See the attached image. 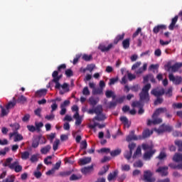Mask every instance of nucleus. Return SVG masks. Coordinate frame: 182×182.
Here are the masks:
<instances>
[{
	"instance_id": "09e8293b",
	"label": "nucleus",
	"mask_w": 182,
	"mask_h": 182,
	"mask_svg": "<svg viewBox=\"0 0 182 182\" xmlns=\"http://www.w3.org/2000/svg\"><path fill=\"white\" fill-rule=\"evenodd\" d=\"M165 96L167 97H171L173 96V87H169L166 92L164 93Z\"/></svg>"
},
{
	"instance_id": "412c9836",
	"label": "nucleus",
	"mask_w": 182,
	"mask_h": 182,
	"mask_svg": "<svg viewBox=\"0 0 182 182\" xmlns=\"http://www.w3.org/2000/svg\"><path fill=\"white\" fill-rule=\"evenodd\" d=\"M73 117L75 119V126H80L82 124V117H80L79 112H75Z\"/></svg>"
},
{
	"instance_id": "f3484780",
	"label": "nucleus",
	"mask_w": 182,
	"mask_h": 182,
	"mask_svg": "<svg viewBox=\"0 0 182 182\" xmlns=\"http://www.w3.org/2000/svg\"><path fill=\"white\" fill-rule=\"evenodd\" d=\"M16 106V97H14L12 100L9 102V103L6 105V110H9L10 109H14Z\"/></svg>"
},
{
	"instance_id": "a878e982",
	"label": "nucleus",
	"mask_w": 182,
	"mask_h": 182,
	"mask_svg": "<svg viewBox=\"0 0 182 182\" xmlns=\"http://www.w3.org/2000/svg\"><path fill=\"white\" fill-rule=\"evenodd\" d=\"M124 100H126L125 96H121V97H118L117 98L115 97V101H114L115 106H116V105H122V103H123V102H124Z\"/></svg>"
},
{
	"instance_id": "4c0bfd02",
	"label": "nucleus",
	"mask_w": 182,
	"mask_h": 182,
	"mask_svg": "<svg viewBox=\"0 0 182 182\" xmlns=\"http://www.w3.org/2000/svg\"><path fill=\"white\" fill-rule=\"evenodd\" d=\"M13 161H14V159H12V158H7V159H6V161L3 164V166H4V167H9V166H10L11 164H11V163H12Z\"/></svg>"
},
{
	"instance_id": "6e6552de",
	"label": "nucleus",
	"mask_w": 182,
	"mask_h": 182,
	"mask_svg": "<svg viewBox=\"0 0 182 182\" xmlns=\"http://www.w3.org/2000/svg\"><path fill=\"white\" fill-rule=\"evenodd\" d=\"M105 96L107 99H110V97H112V101L109 102L108 107L109 109H112V107H114V92L112 90H107L105 92Z\"/></svg>"
},
{
	"instance_id": "4be33fe9",
	"label": "nucleus",
	"mask_w": 182,
	"mask_h": 182,
	"mask_svg": "<svg viewBox=\"0 0 182 182\" xmlns=\"http://www.w3.org/2000/svg\"><path fill=\"white\" fill-rule=\"evenodd\" d=\"M181 68H182V63H176L172 65L171 72H173V73H176V72H178V69Z\"/></svg>"
},
{
	"instance_id": "5fc2aeb1",
	"label": "nucleus",
	"mask_w": 182,
	"mask_h": 182,
	"mask_svg": "<svg viewBox=\"0 0 182 182\" xmlns=\"http://www.w3.org/2000/svg\"><path fill=\"white\" fill-rule=\"evenodd\" d=\"M95 109V114H102V106L100 105H98L97 106Z\"/></svg>"
},
{
	"instance_id": "69168bd1",
	"label": "nucleus",
	"mask_w": 182,
	"mask_h": 182,
	"mask_svg": "<svg viewBox=\"0 0 182 182\" xmlns=\"http://www.w3.org/2000/svg\"><path fill=\"white\" fill-rule=\"evenodd\" d=\"M134 167L141 168L143 167V162L141 161H137L134 164Z\"/></svg>"
},
{
	"instance_id": "2f4dec72",
	"label": "nucleus",
	"mask_w": 182,
	"mask_h": 182,
	"mask_svg": "<svg viewBox=\"0 0 182 182\" xmlns=\"http://www.w3.org/2000/svg\"><path fill=\"white\" fill-rule=\"evenodd\" d=\"M124 33L122 34H119L116 36L115 40H114V44L117 45L120 41H123L124 39Z\"/></svg>"
},
{
	"instance_id": "bf43d9fd",
	"label": "nucleus",
	"mask_w": 182,
	"mask_h": 182,
	"mask_svg": "<svg viewBox=\"0 0 182 182\" xmlns=\"http://www.w3.org/2000/svg\"><path fill=\"white\" fill-rule=\"evenodd\" d=\"M98 153H105L106 154L110 153V149L109 148H102L101 149L98 150Z\"/></svg>"
},
{
	"instance_id": "c03bdc74",
	"label": "nucleus",
	"mask_w": 182,
	"mask_h": 182,
	"mask_svg": "<svg viewBox=\"0 0 182 182\" xmlns=\"http://www.w3.org/2000/svg\"><path fill=\"white\" fill-rule=\"evenodd\" d=\"M163 102H164V100L163 99V97H156V100L154 101V105L155 106H157V105H161Z\"/></svg>"
},
{
	"instance_id": "ea45409f",
	"label": "nucleus",
	"mask_w": 182,
	"mask_h": 182,
	"mask_svg": "<svg viewBox=\"0 0 182 182\" xmlns=\"http://www.w3.org/2000/svg\"><path fill=\"white\" fill-rule=\"evenodd\" d=\"M80 178H82L80 175L77 176L76 174H72L70 176V181H76V180H80Z\"/></svg>"
},
{
	"instance_id": "cd10ccee",
	"label": "nucleus",
	"mask_w": 182,
	"mask_h": 182,
	"mask_svg": "<svg viewBox=\"0 0 182 182\" xmlns=\"http://www.w3.org/2000/svg\"><path fill=\"white\" fill-rule=\"evenodd\" d=\"M26 102H28V100L26 99V97H25L23 95H21L16 100V103H20L21 105H25V103H26Z\"/></svg>"
},
{
	"instance_id": "680f3d73",
	"label": "nucleus",
	"mask_w": 182,
	"mask_h": 182,
	"mask_svg": "<svg viewBox=\"0 0 182 182\" xmlns=\"http://www.w3.org/2000/svg\"><path fill=\"white\" fill-rule=\"evenodd\" d=\"M66 69V64H61L58 67L57 72L61 73L62 70H65Z\"/></svg>"
},
{
	"instance_id": "e433bc0d",
	"label": "nucleus",
	"mask_w": 182,
	"mask_h": 182,
	"mask_svg": "<svg viewBox=\"0 0 182 182\" xmlns=\"http://www.w3.org/2000/svg\"><path fill=\"white\" fill-rule=\"evenodd\" d=\"M92 95H103L102 88H94L92 90Z\"/></svg>"
},
{
	"instance_id": "ddd939ff",
	"label": "nucleus",
	"mask_w": 182,
	"mask_h": 182,
	"mask_svg": "<svg viewBox=\"0 0 182 182\" xmlns=\"http://www.w3.org/2000/svg\"><path fill=\"white\" fill-rule=\"evenodd\" d=\"M132 107H139V109L138 111V114H143L144 113V109H143V106L141 105V102L139 101H134L132 102Z\"/></svg>"
},
{
	"instance_id": "774afa93",
	"label": "nucleus",
	"mask_w": 182,
	"mask_h": 182,
	"mask_svg": "<svg viewBox=\"0 0 182 182\" xmlns=\"http://www.w3.org/2000/svg\"><path fill=\"white\" fill-rule=\"evenodd\" d=\"M3 182H15V179L12 176H8Z\"/></svg>"
},
{
	"instance_id": "864d4df0",
	"label": "nucleus",
	"mask_w": 182,
	"mask_h": 182,
	"mask_svg": "<svg viewBox=\"0 0 182 182\" xmlns=\"http://www.w3.org/2000/svg\"><path fill=\"white\" fill-rule=\"evenodd\" d=\"M141 154V148L138 147L136 150V151L134 152L132 158L133 159H136L137 157V156Z\"/></svg>"
},
{
	"instance_id": "a211bd4d",
	"label": "nucleus",
	"mask_w": 182,
	"mask_h": 182,
	"mask_svg": "<svg viewBox=\"0 0 182 182\" xmlns=\"http://www.w3.org/2000/svg\"><path fill=\"white\" fill-rule=\"evenodd\" d=\"M141 147L144 151H147L148 150L151 151V150H154V145L153 144H142Z\"/></svg>"
},
{
	"instance_id": "6e6d98bb",
	"label": "nucleus",
	"mask_w": 182,
	"mask_h": 182,
	"mask_svg": "<svg viewBox=\"0 0 182 182\" xmlns=\"http://www.w3.org/2000/svg\"><path fill=\"white\" fill-rule=\"evenodd\" d=\"M53 102H54V103L51 105L50 113H53V112L58 109V104H56V100H53Z\"/></svg>"
},
{
	"instance_id": "052dcab7",
	"label": "nucleus",
	"mask_w": 182,
	"mask_h": 182,
	"mask_svg": "<svg viewBox=\"0 0 182 182\" xmlns=\"http://www.w3.org/2000/svg\"><path fill=\"white\" fill-rule=\"evenodd\" d=\"M164 68L167 72H171L172 70L173 65H171V63L169 62L164 65Z\"/></svg>"
},
{
	"instance_id": "58836bf2",
	"label": "nucleus",
	"mask_w": 182,
	"mask_h": 182,
	"mask_svg": "<svg viewBox=\"0 0 182 182\" xmlns=\"http://www.w3.org/2000/svg\"><path fill=\"white\" fill-rule=\"evenodd\" d=\"M82 59H83V60H85V62H90V60H92V59H93V55L84 54L82 55Z\"/></svg>"
},
{
	"instance_id": "0eeeda50",
	"label": "nucleus",
	"mask_w": 182,
	"mask_h": 182,
	"mask_svg": "<svg viewBox=\"0 0 182 182\" xmlns=\"http://www.w3.org/2000/svg\"><path fill=\"white\" fill-rule=\"evenodd\" d=\"M156 173L160 174L161 177H167L168 176V166H159L156 170Z\"/></svg>"
},
{
	"instance_id": "bb28decb",
	"label": "nucleus",
	"mask_w": 182,
	"mask_h": 182,
	"mask_svg": "<svg viewBox=\"0 0 182 182\" xmlns=\"http://www.w3.org/2000/svg\"><path fill=\"white\" fill-rule=\"evenodd\" d=\"M89 102H90V105L91 106H92V107H95V106H96V105H97V103H99V99L95 98L93 97H90L89 98Z\"/></svg>"
},
{
	"instance_id": "39448f33",
	"label": "nucleus",
	"mask_w": 182,
	"mask_h": 182,
	"mask_svg": "<svg viewBox=\"0 0 182 182\" xmlns=\"http://www.w3.org/2000/svg\"><path fill=\"white\" fill-rule=\"evenodd\" d=\"M173 130V128L169 125H166L164 124H161L159 129L155 128L154 131L156 132L159 134H161V133H165V132H171Z\"/></svg>"
},
{
	"instance_id": "a19ab883",
	"label": "nucleus",
	"mask_w": 182,
	"mask_h": 182,
	"mask_svg": "<svg viewBox=\"0 0 182 182\" xmlns=\"http://www.w3.org/2000/svg\"><path fill=\"white\" fill-rule=\"evenodd\" d=\"M132 155L133 152L132 151H126L124 154V156L127 159V160H130Z\"/></svg>"
},
{
	"instance_id": "13d9d810",
	"label": "nucleus",
	"mask_w": 182,
	"mask_h": 182,
	"mask_svg": "<svg viewBox=\"0 0 182 182\" xmlns=\"http://www.w3.org/2000/svg\"><path fill=\"white\" fill-rule=\"evenodd\" d=\"M82 95H84V96H89L90 95V91H89V88L87 87H85L83 88Z\"/></svg>"
},
{
	"instance_id": "603ef678",
	"label": "nucleus",
	"mask_w": 182,
	"mask_h": 182,
	"mask_svg": "<svg viewBox=\"0 0 182 182\" xmlns=\"http://www.w3.org/2000/svg\"><path fill=\"white\" fill-rule=\"evenodd\" d=\"M60 143V141L59 139H56L53 144V149L54 150V151H56V150H58V147L59 146V144Z\"/></svg>"
},
{
	"instance_id": "de8ad7c7",
	"label": "nucleus",
	"mask_w": 182,
	"mask_h": 182,
	"mask_svg": "<svg viewBox=\"0 0 182 182\" xmlns=\"http://www.w3.org/2000/svg\"><path fill=\"white\" fill-rule=\"evenodd\" d=\"M167 157V154L164 151H161L159 155L156 157L159 160H164Z\"/></svg>"
},
{
	"instance_id": "20e7f679",
	"label": "nucleus",
	"mask_w": 182,
	"mask_h": 182,
	"mask_svg": "<svg viewBox=\"0 0 182 182\" xmlns=\"http://www.w3.org/2000/svg\"><path fill=\"white\" fill-rule=\"evenodd\" d=\"M41 140H44V141L41 142V144H46V139L42 136H38L33 139L31 147H33V149H38Z\"/></svg>"
},
{
	"instance_id": "9b49d317",
	"label": "nucleus",
	"mask_w": 182,
	"mask_h": 182,
	"mask_svg": "<svg viewBox=\"0 0 182 182\" xmlns=\"http://www.w3.org/2000/svg\"><path fill=\"white\" fill-rule=\"evenodd\" d=\"M92 171H93V165H91L90 166H85L81 168V173L84 176H87L89 174H91Z\"/></svg>"
},
{
	"instance_id": "2eb2a0df",
	"label": "nucleus",
	"mask_w": 182,
	"mask_h": 182,
	"mask_svg": "<svg viewBox=\"0 0 182 182\" xmlns=\"http://www.w3.org/2000/svg\"><path fill=\"white\" fill-rule=\"evenodd\" d=\"M166 29H167V26L164 24H160L154 27L153 33L157 35V33H159L160 31H163V30L166 31Z\"/></svg>"
},
{
	"instance_id": "3c124183",
	"label": "nucleus",
	"mask_w": 182,
	"mask_h": 182,
	"mask_svg": "<svg viewBox=\"0 0 182 182\" xmlns=\"http://www.w3.org/2000/svg\"><path fill=\"white\" fill-rule=\"evenodd\" d=\"M10 127L13 128L14 132H18L21 128V126L18 123H14L13 124H10Z\"/></svg>"
},
{
	"instance_id": "7ed1b4c3",
	"label": "nucleus",
	"mask_w": 182,
	"mask_h": 182,
	"mask_svg": "<svg viewBox=\"0 0 182 182\" xmlns=\"http://www.w3.org/2000/svg\"><path fill=\"white\" fill-rule=\"evenodd\" d=\"M151 89V84L148 83L143 87L141 92L139 93V100L140 102H145L149 103L150 102V95H149V90Z\"/></svg>"
},
{
	"instance_id": "4468645a",
	"label": "nucleus",
	"mask_w": 182,
	"mask_h": 182,
	"mask_svg": "<svg viewBox=\"0 0 182 182\" xmlns=\"http://www.w3.org/2000/svg\"><path fill=\"white\" fill-rule=\"evenodd\" d=\"M156 149L146 151L144 154V160H151V158L153 157V155L156 154Z\"/></svg>"
},
{
	"instance_id": "72a5a7b5",
	"label": "nucleus",
	"mask_w": 182,
	"mask_h": 182,
	"mask_svg": "<svg viewBox=\"0 0 182 182\" xmlns=\"http://www.w3.org/2000/svg\"><path fill=\"white\" fill-rule=\"evenodd\" d=\"M59 72L58 70H55L52 73V77L53 79H58V81L60 80V79H62V75H59Z\"/></svg>"
},
{
	"instance_id": "e2e57ef3",
	"label": "nucleus",
	"mask_w": 182,
	"mask_h": 182,
	"mask_svg": "<svg viewBox=\"0 0 182 182\" xmlns=\"http://www.w3.org/2000/svg\"><path fill=\"white\" fill-rule=\"evenodd\" d=\"M45 119L46 120H55V115H54L53 112H52L50 115H46L45 117Z\"/></svg>"
},
{
	"instance_id": "a18cd8bd",
	"label": "nucleus",
	"mask_w": 182,
	"mask_h": 182,
	"mask_svg": "<svg viewBox=\"0 0 182 182\" xmlns=\"http://www.w3.org/2000/svg\"><path fill=\"white\" fill-rule=\"evenodd\" d=\"M53 83L55 84V89H60V87H62V85H60V82H59L58 79H54L53 78L52 80Z\"/></svg>"
},
{
	"instance_id": "c756f323",
	"label": "nucleus",
	"mask_w": 182,
	"mask_h": 182,
	"mask_svg": "<svg viewBox=\"0 0 182 182\" xmlns=\"http://www.w3.org/2000/svg\"><path fill=\"white\" fill-rule=\"evenodd\" d=\"M92 161V158L91 157H85L84 159H80V163L82 165L85 166V164H89Z\"/></svg>"
},
{
	"instance_id": "6ab92c4d",
	"label": "nucleus",
	"mask_w": 182,
	"mask_h": 182,
	"mask_svg": "<svg viewBox=\"0 0 182 182\" xmlns=\"http://www.w3.org/2000/svg\"><path fill=\"white\" fill-rule=\"evenodd\" d=\"M178 21V16H175V18H172L171 23L168 26L169 31H174V28Z\"/></svg>"
},
{
	"instance_id": "423d86ee",
	"label": "nucleus",
	"mask_w": 182,
	"mask_h": 182,
	"mask_svg": "<svg viewBox=\"0 0 182 182\" xmlns=\"http://www.w3.org/2000/svg\"><path fill=\"white\" fill-rule=\"evenodd\" d=\"M144 180L146 182L156 181V178H153V172L150 170L144 171Z\"/></svg>"
},
{
	"instance_id": "473e14b6",
	"label": "nucleus",
	"mask_w": 182,
	"mask_h": 182,
	"mask_svg": "<svg viewBox=\"0 0 182 182\" xmlns=\"http://www.w3.org/2000/svg\"><path fill=\"white\" fill-rule=\"evenodd\" d=\"M94 120H97L98 122H102L103 120H106V116L103 114H98L96 117H94Z\"/></svg>"
},
{
	"instance_id": "c9c22d12",
	"label": "nucleus",
	"mask_w": 182,
	"mask_h": 182,
	"mask_svg": "<svg viewBox=\"0 0 182 182\" xmlns=\"http://www.w3.org/2000/svg\"><path fill=\"white\" fill-rule=\"evenodd\" d=\"M0 109H1V117H5L9 113V109H6L2 105H0Z\"/></svg>"
},
{
	"instance_id": "f704fd0d",
	"label": "nucleus",
	"mask_w": 182,
	"mask_h": 182,
	"mask_svg": "<svg viewBox=\"0 0 182 182\" xmlns=\"http://www.w3.org/2000/svg\"><path fill=\"white\" fill-rule=\"evenodd\" d=\"M174 143L178 147V151L182 153V140L177 139L174 141Z\"/></svg>"
},
{
	"instance_id": "7c9ffc66",
	"label": "nucleus",
	"mask_w": 182,
	"mask_h": 182,
	"mask_svg": "<svg viewBox=\"0 0 182 182\" xmlns=\"http://www.w3.org/2000/svg\"><path fill=\"white\" fill-rule=\"evenodd\" d=\"M173 161H176V163H179V161H182V154L176 153L174 154L173 157Z\"/></svg>"
},
{
	"instance_id": "b1692460",
	"label": "nucleus",
	"mask_w": 182,
	"mask_h": 182,
	"mask_svg": "<svg viewBox=\"0 0 182 182\" xmlns=\"http://www.w3.org/2000/svg\"><path fill=\"white\" fill-rule=\"evenodd\" d=\"M119 171L117 170L114 171V179L118 180L119 182H122L124 181V178H126V175L123 174L121 176L117 177Z\"/></svg>"
},
{
	"instance_id": "aec40b11",
	"label": "nucleus",
	"mask_w": 182,
	"mask_h": 182,
	"mask_svg": "<svg viewBox=\"0 0 182 182\" xmlns=\"http://www.w3.org/2000/svg\"><path fill=\"white\" fill-rule=\"evenodd\" d=\"M112 48H113L112 44H109L107 46H106L105 45H100L98 47V48L100 49V50L101 52H107L108 50H110V49H112Z\"/></svg>"
},
{
	"instance_id": "37998d69",
	"label": "nucleus",
	"mask_w": 182,
	"mask_h": 182,
	"mask_svg": "<svg viewBox=\"0 0 182 182\" xmlns=\"http://www.w3.org/2000/svg\"><path fill=\"white\" fill-rule=\"evenodd\" d=\"M61 87L63 90H65V92L66 93L70 92V89L69 88V84L68 83H66V82H64L62 85H61Z\"/></svg>"
},
{
	"instance_id": "0e129e2a",
	"label": "nucleus",
	"mask_w": 182,
	"mask_h": 182,
	"mask_svg": "<svg viewBox=\"0 0 182 182\" xmlns=\"http://www.w3.org/2000/svg\"><path fill=\"white\" fill-rule=\"evenodd\" d=\"M65 75L67 77H71V76H73V71L70 69H68L65 70Z\"/></svg>"
},
{
	"instance_id": "5701e85b",
	"label": "nucleus",
	"mask_w": 182,
	"mask_h": 182,
	"mask_svg": "<svg viewBox=\"0 0 182 182\" xmlns=\"http://www.w3.org/2000/svg\"><path fill=\"white\" fill-rule=\"evenodd\" d=\"M47 92H48V90L42 89V90L36 91V96L37 97H42V96H46Z\"/></svg>"
},
{
	"instance_id": "79ce46f5",
	"label": "nucleus",
	"mask_w": 182,
	"mask_h": 182,
	"mask_svg": "<svg viewBox=\"0 0 182 182\" xmlns=\"http://www.w3.org/2000/svg\"><path fill=\"white\" fill-rule=\"evenodd\" d=\"M29 151H26L21 153V159L22 160H28L29 159Z\"/></svg>"
},
{
	"instance_id": "49530a36",
	"label": "nucleus",
	"mask_w": 182,
	"mask_h": 182,
	"mask_svg": "<svg viewBox=\"0 0 182 182\" xmlns=\"http://www.w3.org/2000/svg\"><path fill=\"white\" fill-rule=\"evenodd\" d=\"M102 168L103 170L100 171L98 173V176H103V174H105V173H107V171H109V166H103Z\"/></svg>"
},
{
	"instance_id": "f8f14e48",
	"label": "nucleus",
	"mask_w": 182,
	"mask_h": 182,
	"mask_svg": "<svg viewBox=\"0 0 182 182\" xmlns=\"http://www.w3.org/2000/svg\"><path fill=\"white\" fill-rule=\"evenodd\" d=\"M164 93H165L164 88H161L159 90H156V89H153L151 91V95H153L154 96H155V97H160V96H163V95H164Z\"/></svg>"
},
{
	"instance_id": "9d476101",
	"label": "nucleus",
	"mask_w": 182,
	"mask_h": 182,
	"mask_svg": "<svg viewBox=\"0 0 182 182\" xmlns=\"http://www.w3.org/2000/svg\"><path fill=\"white\" fill-rule=\"evenodd\" d=\"M168 79L170 82H173L175 85H180L182 82V77L181 76H176L175 77L173 73H170L168 75Z\"/></svg>"
},
{
	"instance_id": "f257e3e1",
	"label": "nucleus",
	"mask_w": 182,
	"mask_h": 182,
	"mask_svg": "<svg viewBox=\"0 0 182 182\" xmlns=\"http://www.w3.org/2000/svg\"><path fill=\"white\" fill-rule=\"evenodd\" d=\"M162 113H167V108L166 107H159L157 108L154 114H152V119H148L147 121V125L151 126V124H160V123L163 122V119L161 118H158L160 114H162Z\"/></svg>"
},
{
	"instance_id": "393cba45",
	"label": "nucleus",
	"mask_w": 182,
	"mask_h": 182,
	"mask_svg": "<svg viewBox=\"0 0 182 182\" xmlns=\"http://www.w3.org/2000/svg\"><path fill=\"white\" fill-rule=\"evenodd\" d=\"M52 149V146L50 145H47L41 149V154H48L49 151H50V149Z\"/></svg>"
},
{
	"instance_id": "dca6fc26",
	"label": "nucleus",
	"mask_w": 182,
	"mask_h": 182,
	"mask_svg": "<svg viewBox=\"0 0 182 182\" xmlns=\"http://www.w3.org/2000/svg\"><path fill=\"white\" fill-rule=\"evenodd\" d=\"M73 169H70L67 171H63L59 173L60 177H63V178H66V177H69L72 176V173H74Z\"/></svg>"
},
{
	"instance_id": "c85d7f7f",
	"label": "nucleus",
	"mask_w": 182,
	"mask_h": 182,
	"mask_svg": "<svg viewBox=\"0 0 182 182\" xmlns=\"http://www.w3.org/2000/svg\"><path fill=\"white\" fill-rule=\"evenodd\" d=\"M122 47L124 49H129L130 48V38H126L122 41Z\"/></svg>"
},
{
	"instance_id": "338daca9",
	"label": "nucleus",
	"mask_w": 182,
	"mask_h": 182,
	"mask_svg": "<svg viewBox=\"0 0 182 182\" xmlns=\"http://www.w3.org/2000/svg\"><path fill=\"white\" fill-rule=\"evenodd\" d=\"M14 171L16 173H21L22 171V166H21L18 163V164L16 166V168L14 169Z\"/></svg>"
},
{
	"instance_id": "1a4fd4ad",
	"label": "nucleus",
	"mask_w": 182,
	"mask_h": 182,
	"mask_svg": "<svg viewBox=\"0 0 182 182\" xmlns=\"http://www.w3.org/2000/svg\"><path fill=\"white\" fill-rule=\"evenodd\" d=\"M9 139H12V137H14V141L16 143V141H21L23 140V136L22 134L18 133V131H14V132H11L9 134Z\"/></svg>"
},
{
	"instance_id": "4d7b16f0",
	"label": "nucleus",
	"mask_w": 182,
	"mask_h": 182,
	"mask_svg": "<svg viewBox=\"0 0 182 182\" xmlns=\"http://www.w3.org/2000/svg\"><path fill=\"white\" fill-rule=\"evenodd\" d=\"M18 164H19V161H16L9 166V168H10V170H15V168H16Z\"/></svg>"
},
{
	"instance_id": "8fccbe9b",
	"label": "nucleus",
	"mask_w": 182,
	"mask_h": 182,
	"mask_svg": "<svg viewBox=\"0 0 182 182\" xmlns=\"http://www.w3.org/2000/svg\"><path fill=\"white\" fill-rule=\"evenodd\" d=\"M87 149V141H86V140H84L80 143V150H86Z\"/></svg>"
},
{
	"instance_id": "f03ea898",
	"label": "nucleus",
	"mask_w": 182,
	"mask_h": 182,
	"mask_svg": "<svg viewBox=\"0 0 182 182\" xmlns=\"http://www.w3.org/2000/svg\"><path fill=\"white\" fill-rule=\"evenodd\" d=\"M151 134H153V130L146 129L143 131L142 135L137 136L134 135V130H133L131 131L130 134L127 136L126 140L127 141H132V140H143L147 139V137H150Z\"/></svg>"
}]
</instances>
